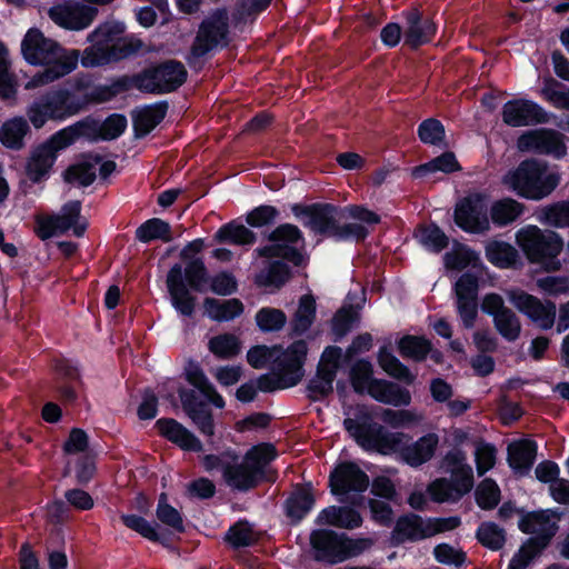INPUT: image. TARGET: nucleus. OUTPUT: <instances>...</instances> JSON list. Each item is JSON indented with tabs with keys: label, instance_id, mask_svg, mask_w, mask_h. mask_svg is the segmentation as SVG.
I'll list each match as a JSON object with an SVG mask.
<instances>
[{
	"label": "nucleus",
	"instance_id": "nucleus-6",
	"mask_svg": "<svg viewBox=\"0 0 569 569\" xmlns=\"http://www.w3.org/2000/svg\"><path fill=\"white\" fill-rule=\"evenodd\" d=\"M124 30V24L119 21L100 26L90 36L92 46L83 51L81 64L86 68L99 67L137 51L141 47L140 42L126 36Z\"/></svg>",
	"mask_w": 569,
	"mask_h": 569
},
{
	"label": "nucleus",
	"instance_id": "nucleus-41",
	"mask_svg": "<svg viewBox=\"0 0 569 569\" xmlns=\"http://www.w3.org/2000/svg\"><path fill=\"white\" fill-rule=\"evenodd\" d=\"M28 132V123L22 117L7 120L0 128V142L10 149H20Z\"/></svg>",
	"mask_w": 569,
	"mask_h": 569
},
{
	"label": "nucleus",
	"instance_id": "nucleus-15",
	"mask_svg": "<svg viewBox=\"0 0 569 569\" xmlns=\"http://www.w3.org/2000/svg\"><path fill=\"white\" fill-rule=\"evenodd\" d=\"M337 210L329 204L317 206L305 212L303 223L315 233L333 237L337 239L363 238L366 229L358 223H349L343 228L337 227Z\"/></svg>",
	"mask_w": 569,
	"mask_h": 569
},
{
	"label": "nucleus",
	"instance_id": "nucleus-46",
	"mask_svg": "<svg viewBox=\"0 0 569 569\" xmlns=\"http://www.w3.org/2000/svg\"><path fill=\"white\" fill-rule=\"evenodd\" d=\"M415 237L422 247L432 252H439L448 244V237L436 224L420 227Z\"/></svg>",
	"mask_w": 569,
	"mask_h": 569
},
{
	"label": "nucleus",
	"instance_id": "nucleus-55",
	"mask_svg": "<svg viewBox=\"0 0 569 569\" xmlns=\"http://www.w3.org/2000/svg\"><path fill=\"white\" fill-rule=\"evenodd\" d=\"M286 321L284 312L274 308H262L256 315L257 326L264 332L282 329Z\"/></svg>",
	"mask_w": 569,
	"mask_h": 569
},
{
	"label": "nucleus",
	"instance_id": "nucleus-53",
	"mask_svg": "<svg viewBox=\"0 0 569 569\" xmlns=\"http://www.w3.org/2000/svg\"><path fill=\"white\" fill-rule=\"evenodd\" d=\"M10 60L7 47L0 42V98L9 99L16 94V82L9 72Z\"/></svg>",
	"mask_w": 569,
	"mask_h": 569
},
{
	"label": "nucleus",
	"instance_id": "nucleus-7",
	"mask_svg": "<svg viewBox=\"0 0 569 569\" xmlns=\"http://www.w3.org/2000/svg\"><path fill=\"white\" fill-rule=\"evenodd\" d=\"M559 520L560 512L552 509L523 516L519 521V529L531 537L512 557L508 569H526L556 535Z\"/></svg>",
	"mask_w": 569,
	"mask_h": 569
},
{
	"label": "nucleus",
	"instance_id": "nucleus-31",
	"mask_svg": "<svg viewBox=\"0 0 569 569\" xmlns=\"http://www.w3.org/2000/svg\"><path fill=\"white\" fill-rule=\"evenodd\" d=\"M536 458V445L530 440H518L508 447V462L518 475H526Z\"/></svg>",
	"mask_w": 569,
	"mask_h": 569
},
{
	"label": "nucleus",
	"instance_id": "nucleus-49",
	"mask_svg": "<svg viewBox=\"0 0 569 569\" xmlns=\"http://www.w3.org/2000/svg\"><path fill=\"white\" fill-rule=\"evenodd\" d=\"M313 502L312 493L307 489H300L287 500V513L290 518L300 520L311 510Z\"/></svg>",
	"mask_w": 569,
	"mask_h": 569
},
{
	"label": "nucleus",
	"instance_id": "nucleus-44",
	"mask_svg": "<svg viewBox=\"0 0 569 569\" xmlns=\"http://www.w3.org/2000/svg\"><path fill=\"white\" fill-rule=\"evenodd\" d=\"M537 219L550 227L569 228V201H559L541 208Z\"/></svg>",
	"mask_w": 569,
	"mask_h": 569
},
{
	"label": "nucleus",
	"instance_id": "nucleus-63",
	"mask_svg": "<svg viewBox=\"0 0 569 569\" xmlns=\"http://www.w3.org/2000/svg\"><path fill=\"white\" fill-rule=\"evenodd\" d=\"M121 519L128 528L134 530L146 539L158 540L157 527L144 518L136 515H122Z\"/></svg>",
	"mask_w": 569,
	"mask_h": 569
},
{
	"label": "nucleus",
	"instance_id": "nucleus-14",
	"mask_svg": "<svg viewBox=\"0 0 569 569\" xmlns=\"http://www.w3.org/2000/svg\"><path fill=\"white\" fill-rule=\"evenodd\" d=\"M459 525L460 519L457 517L422 519L419 516L410 515L397 521L392 539L398 543L407 540H421L452 530Z\"/></svg>",
	"mask_w": 569,
	"mask_h": 569
},
{
	"label": "nucleus",
	"instance_id": "nucleus-23",
	"mask_svg": "<svg viewBox=\"0 0 569 569\" xmlns=\"http://www.w3.org/2000/svg\"><path fill=\"white\" fill-rule=\"evenodd\" d=\"M502 120L510 127H526L547 122L548 114L537 102L519 98L505 103Z\"/></svg>",
	"mask_w": 569,
	"mask_h": 569
},
{
	"label": "nucleus",
	"instance_id": "nucleus-26",
	"mask_svg": "<svg viewBox=\"0 0 569 569\" xmlns=\"http://www.w3.org/2000/svg\"><path fill=\"white\" fill-rule=\"evenodd\" d=\"M167 287L172 307L182 316H191L196 307V298L187 289L182 280V268L174 264L167 277Z\"/></svg>",
	"mask_w": 569,
	"mask_h": 569
},
{
	"label": "nucleus",
	"instance_id": "nucleus-32",
	"mask_svg": "<svg viewBox=\"0 0 569 569\" xmlns=\"http://www.w3.org/2000/svg\"><path fill=\"white\" fill-rule=\"evenodd\" d=\"M317 521L320 525L353 529L360 527L362 519L361 516L351 508L331 506L323 509L318 515Z\"/></svg>",
	"mask_w": 569,
	"mask_h": 569
},
{
	"label": "nucleus",
	"instance_id": "nucleus-59",
	"mask_svg": "<svg viewBox=\"0 0 569 569\" xmlns=\"http://www.w3.org/2000/svg\"><path fill=\"white\" fill-rule=\"evenodd\" d=\"M422 417L413 410H390L387 409L382 413V420L391 427H408L421 421Z\"/></svg>",
	"mask_w": 569,
	"mask_h": 569
},
{
	"label": "nucleus",
	"instance_id": "nucleus-37",
	"mask_svg": "<svg viewBox=\"0 0 569 569\" xmlns=\"http://www.w3.org/2000/svg\"><path fill=\"white\" fill-rule=\"evenodd\" d=\"M166 107L161 104L147 106L136 111L133 126L137 136L142 137L152 131L164 118Z\"/></svg>",
	"mask_w": 569,
	"mask_h": 569
},
{
	"label": "nucleus",
	"instance_id": "nucleus-48",
	"mask_svg": "<svg viewBox=\"0 0 569 569\" xmlns=\"http://www.w3.org/2000/svg\"><path fill=\"white\" fill-rule=\"evenodd\" d=\"M459 163L451 152H446L440 157L413 169L412 174L416 178H421L435 172L450 173L459 170Z\"/></svg>",
	"mask_w": 569,
	"mask_h": 569
},
{
	"label": "nucleus",
	"instance_id": "nucleus-9",
	"mask_svg": "<svg viewBox=\"0 0 569 569\" xmlns=\"http://www.w3.org/2000/svg\"><path fill=\"white\" fill-rule=\"evenodd\" d=\"M443 468L451 475V481L446 479L433 481L428 488L432 500L437 502L453 501L472 488V469L462 452L448 453L443 461Z\"/></svg>",
	"mask_w": 569,
	"mask_h": 569
},
{
	"label": "nucleus",
	"instance_id": "nucleus-56",
	"mask_svg": "<svg viewBox=\"0 0 569 569\" xmlns=\"http://www.w3.org/2000/svg\"><path fill=\"white\" fill-rule=\"evenodd\" d=\"M477 537L485 547L492 550L500 549L506 540L505 531L492 522L480 525L477 530Z\"/></svg>",
	"mask_w": 569,
	"mask_h": 569
},
{
	"label": "nucleus",
	"instance_id": "nucleus-5",
	"mask_svg": "<svg viewBox=\"0 0 569 569\" xmlns=\"http://www.w3.org/2000/svg\"><path fill=\"white\" fill-rule=\"evenodd\" d=\"M561 181L557 168L536 159L521 161L502 178L507 189L529 200H542L550 196Z\"/></svg>",
	"mask_w": 569,
	"mask_h": 569
},
{
	"label": "nucleus",
	"instance_id": "nucleus-3",
	"mask_svg": "<svg viewBox=\"0 0 569 569\" xmlns=\"http://www.w3.org/2000/svg\"><path fill=\"white\" fill-rule=\"evenodd\" d=\"M23 59L32 66H43L46 69L34 74L27 83L31 90L53 82L71 73L79 63V51L62 48L58 42L44 37L36 28H31L21 41Z\"/></svg>",
	"mask_w": 569,
	"mask_h": 569
},
{
	"label": "nucleus",
	"instance_id": "nucleus-39",
	"mask_svg": "<svg viewBox=\"0 0 569 569\" xmlns=\"http://www.w3.org/2000/svg\"><path fill=\"white\" fill-rule=\"evenodd\" d=\"M522 212L523 204L511 198L498 200L490 208L491 221L498 227L512 223Z\"/></svg>",
	"mask_w": 569,
	"mask_h": 569
},
{
	"label": "nucleus",
	"instance_id": "nucleus-13",
	"mask_svg": "<svg viewBox=\"0 0 569 569\" xmlns=\"http://www.w3.org/2000/svg\"><path fill=\"white\" fill-rule=\"evenodd\" d=\"M80 211V202L70 201L61 208L58 214L39 216L36 227L37 234L43 240L69 231L76 237L83 236L88 223L81 217Z\"/></svg>",
	"mask_w": 569,
	"mask_h": 569
},
{
	"label": "nucleus",
	"instance_id": "nucleus-12",
	"mask_svg": "<svg viewBox=\"0 0 569 569\" xmlns=\"http://www.w3.org/2000/svg\"><path fill=\"white\" fill-rule=\"evenodd\" d=\"M311 545L317 559L337 563L360 555L372 542L370 539H350L331 530H316L311 533Z\"/></svg>",
	"mask_w": 569,
	"mask_h": 569
},
{
	"label": "nucleus",
	"instance_id": "nucleus-8",
	"mask_svg": "<svg viewBox=\"0 0 569 569\" xmlns=\"http://www.w3.org/2000/svg\"><path fill=\"white\" fill-rule=\"evenodd\" d=\"M515 239L530 262L538 263L546 270L560 269L558 256L563 250V241L558 233L527 224L516 232Z\"/></svg>",
	"mask_w": 569,
	"mask_h": 569
},
{
	"label": "nucleus",
	"instance_id": "nucleus-40",
	"mask_svg": "<svg viewBox=\"0 0 569 569\" xmlns=\"http://www.w3.org/2000/svg\"><path fill=\"white\" fill-rule=\"evenodd\" d=\"M209 351L219 359H231L241 351V340L233 333H220L208 341Z\"/></svg>",
	"mask_w": 569,
	"mask_h": 569
},
{
	"label": "nucleus",
	"instance_id": "nucleus-52",
	"mask_svg": "<svg viewBox=\"0 0 569 569\" xmlns=\"http://www.w3.org/2000/svg\"><path fill=\"white\" fill-rule=\"evenodd\" d=\"M216 238L221 242L250 244L254 241L253 233L243 224L229 223L220 228Z\"/></svg>",
	"mask_w": 569,
	"mask_h": 569
},
{
	"label": "nucleus",
	"instance_id": "nucleus-35",
	"mask_svg": "<svg viewBox=\"0 0 569 569\" xmlns=\"http://www.w3.org/2000/svg\"><path fill=\"white\" fill-rule=\"evenodd\" d=\"M82 122L93 123V134L87 136L88 140H112L118 138L127 128V119L121 114H112L108 117L103 122H98L93 119H84Z\"/></svg>",
	"mask_w": 569,
	"mask_h": 569
},
{
	"label": "nucleus",
	"instance_id": "nucleus-51",
	"mask_svg": "<svg viewBox=\"0 0 569 569\" xmlns=\"http://www.w3.org/2000/svg\"><path fill=\"white\" fill-rule=\"evenodd\" d=\"M398 349L405 358L422 360L430 351V342L421 337L406 336L399 340Z\"/></svg>",
	"mask_w": 569,
	"mask_h": 569
},
{
	"label": "nucleus",
	"instance_id": "nucleus-45",
	"mask_svg": "<svg viewBox=\"0 0 569 569\" xmlns=\"http://www.w3.org/2000/svg\"><path fill=\"white\" fill-rule=\"evenodd\" d=\"M136 237L141 242H150L152 240L169 242L172 240L169 223L158 218L150 219L142 223L137 229Z\"/></svg>",
	"mask_w": 569,
	"mask_h": 569
},
{
	"label": "nucleus",
	"instance_id": "nucleus-11",
	"mask_svg": "<svg viewBox=\"0 0 569 569\" xmlns=\"http://www.w3.org/2000/svg\"><path fill=\"white\" fill-rule=\"evenodd\" d=\"M82 106L69 91L57 90L34 100L27 109V116L36 129L42 128L48 121H64L77 114Z\"/></svg>",
	"mask_w": 569,
	"mask_h": 569
},
{
	"label": "nucleus",
	"instance_id": "nucleus-10",
	"mask_svg": "<svg viewBox=\"0 0 569 569\" xmlns=\"http://www.w3.org/2000/svg\"><path fill=\"white\" fill-rule=\"evenodd\" d=\"M371 363L365 360L358 361L351 370V381L357 392L369 393L376 400L396 407L407 406L411 401L410 392L400 386L372 379Z\"/></svg>",
	"mask_w": 569,
	"mask_h": 569
},
{
	"label": "nucleus",
	"instance_id": "nucleus-54",
	"mask_svg": "<svg viewBox=\"0 0 569 569\" xmlns=\"http://www.w3.org/2000/svg\"><path fill=\"white\" fill-rule=\"evenodd\" d=\"M379 365L390 376L401 379L407 383L413 381V376L390 351L381 349L379 352Z\"/></svg>",
	"mask_w": 569,
	"mask_h": 569
},
{
	"label": "nucleus",
	"instance_id": "nucleus-33",
	"mask_svg": "<svg viewBox=\"0 0 569 569\" xmlns=\"http://www.w3.org/2000/svg\"><path fill=\"white\" fill-rule=\"evenodd\" d=\"M187 380L197 388L214 407L223 408L224 400L209 381L198 363L189 362L186 367Z\"/></svg>",
	"mask_w": 569,
	"mask_h": 569
},
{
	"label": "nucleus",
	"instance_id": "nucleus-17",
	"mask_svg": "<svg viewBox=\"0 0 569 569\" xmlns=\"http://www.w3.org/2000/svg\"><path fill=\"white\" fill-rule=\"evenodd\" d=\"M186 69L180 62H167L152 70H147L136 78V86L147 92H169L186 80Z\"/></svg>",
	"mask_w": 569,
	"mask_h": 569
},
{
	"label": "nucleus",
	"instance_id": "nucleus-16",
	"mask_svg": "<svg viewBox=\"0 0 569 569\" xmlns=\"http://www.w3.org/2000/svg\"><path fill=\"white\" fill-rule=\"evenodd\" d=\"M487 211L486 196L481 193L469 194L457 203L455 222L466 232H487L490 230V220Z\"/></svg>",
	"mask_w": 569,
	"mask_h": 569
},
{
	"label": "nucleus",
	"instance_id": "nucleus-21",
	"mask_svg": "<svg viewBox=\"0 0 569 569\" xmlns=\"http://www.w3.org/2000/svg\"><path fill=\"white\" fill-rule=\"evenodd\" d=\"M96 16L97 9L94 7L86 6L74 0L57 3L49 10V17L56 24L77 31L88 28Z\"/></svg>",
	"mask_w": 569,
	"mask_h": 569
},
{
	"label": "nucleus",
	"instance_id": "nucleus-50",
	"mask_svg": "<svg viewBox=\"0 0 569 569\" xmlns=\"http://www.w3.org/2000/svg\"><path fill=\"white\" fill-rule=\"evenodd\" d=\"M493 322L498 332L507 340H516L521 330L518 317L510 309H503L495 315Z\"/></svg>",
	"mask_w": 569,
	"mask_h": 569
},
{
	"label": "nucleus",
	"instance_id": "nucleus-4",
	"mask_svg": "<svg viewBox=\"0 0 569 569\" xmlns=\"http://www.w3.org/2000/svg\"><path fill=\"white\" fill-rule=\"evenodd\" d=\"M276 456L272 445L260 443L248 450L241 463H238L237 455L228 450L220 456H204L202 465L207 471L221 470L228 486L238 490H248L257 483L263 468Z\"/></svg>",
	"mask_w": 569,
	"mask_h": 569
},
{
	"label": "nucleus",
	"instance_id": "nucleus-58",
	"mask_svg": "<svg viewBox=\"0 0 569 569\" xmlns=\"http://www.w3.org/2000/svg\"><path fill=\"white\" fill-rule=\"evenodd\" d=\"M226 538L232 546L240 547L249 546L254 542L257 535L250 523L239 521L229 529Z\"/></svg>",
	"mask_w": 569,
	"mask_h": 569
},
{
	"label": "nucleus",
	"instance_id": "nucleus-25",
	"mask_svg": "<svg viewBox=\"0 0 569 569\" xmlns=\"http://www.w3.org/2000/svg\"><path fill=\"white\" fill-rule=\"evenodd\" d=\"M477 279L469 273L462 274L455 284L457 309L465 327L467 328H471L473 326L477 317Z\"/></svg>",
	"mask_w": 569,
	"mask_h": 569
},
{
	"label": "nucleus",
	"instance_id": "nucleus-2",
	"mask_svg": "<svg viewBox=\"0 0 569 569\" xmlns=\"http://www.w3.org/2000/svg\"><path fill=\"white\" fill-rule=\"evenodd\" d=\"M306 356L307 343L299 340L288 348L252 347L247 353V360L256 369H270L269 373L259 378L258 388L262 391H272L293 387L301 380Z\"/></svg>",
	"mask_w": 569,
	"mask_h": 569
},
{
	"label": "nucleus",
	"instance_id": "nucleus-1",
	"mask_svg": "<svg viewBox=\"0 0 569 569\" xmlns=\"http://www.w3.org/2000/svg\"><path fill=\"white\" fill-rule=\"evenodd\" d=\"M343 425L349 435L366 451L382 455L400 451L402 459L412 467L421 466L430 460L439 442L436 433H428L411 446L403 448L405 433L389 432L383 427L369 421L366 416H360L357 419L346 418Z\"/></svg>",
	"mask_w": 569,
	"mask_h": 569
},
{
	"label": "nucleus",
	"instance_id": "nucleus-22",
	"mask_svg": "<svg viewBox=\"0 0 569 569\" xmlns=\"http://www.w3.org/2000/svg\"><path fill=\"white\" fill-rule=\"evenodd\" d=\"M228 16L224 10H217L201 24L192 47L194 56L200 57L226 43Z\"/></svg>",
	"mask_w": 569,
	"mask_h": 569
},
{
	"label": "nucleus",
	"instance_id": "nucleus-47",
	"mask_svg": "<svg viewBox=\"0 0 569 569\" xmlns=\"http://www.w3.org/2000/svg\"><path fill=\"white\" fill-rule=\"evenodd\" d=\"M445 266L449 270H462L475 266L479 261V254L463 244H455L450 252L445 254Z\"/></svg>",
	"mask_w": 569,
	"mask_h": 569
},
{
	"label": "nucleus",
	"instance_id": "nucleus-29",
	"mask_svg": "<svg viewBox=\"0 0 569 569\" xmlns=\"http://www.w3.org/2000/svg\"><path fill=\"white\" fill-rule=\"evenodd\" d=\"M157 428L163 437L176 443L182 450L199 452L202 450L200 440L186 427L173 419H160Z\"/></svg>",
	"mask_w": 569,
	"mask_h": 569
},
{
	"label": "nucleus",
	"instance_id": "nucleus-60",
	"mask_svg": "<svg viewBox=\"0 0 569 569\" xmlns=\"http://www.w3.org/2000/svg\"><path fill=\"white\" fill-rule=\"evenodd\" d=\"M542 98L558 109H563L568 90H562L559 82L552 78H547L540 90Z\"/></svg>",
	"mask_w": 569,
	"mask_h": 569
},
{
	"label": "nucleus",
	"instance_id": "nucleus-24",
	"mask_svg": "<svg viewBox=\"0 0 569 569\" xmlns=\"http://www.w3.org/2000/svg\"><path fill=\"white\" fill-rule=\"evenodd\" d=\"M369 479L360 468L351 462L336 467L330 476V487L333 495L345 501L350 492H362L368 488Z\"/></svg>",
	"mask_w": 569,
	"mask_h": 569
},
{
	"label": "nucleus",
	"instance_id": "nucleus-57",
	"mask_svg": "<svg viewBox=\"0 0 569 569\" xmlns=\"http://www.w3.org/2000/svg\"><path fill=\"white\" fill-rule=\"evenodd\" d=\"M500 499V490L497 483L491 479H485L476 490V500L480 508L492 509Z\"/></svg>",
	"mask_w": 569,
	"mask_h": 569
},
{
	"label": "nucleus",
	"instance_id": "nucleus-62",
	"mask_svg": "<svg viewBox=\"0 0 569 569\" xmlns=\"http://www.w3.org/2000/svg\"><path fill=\"white\" fill-rule=\"evenodd\" d=\"M186 279L191 288L198 291L203 290L208 282V274L204 263L200 259L192 260L184 269Z\"/></svg>",
	"mask_w": 569,
	"mask_h": 569
},
{
	"label": "nucleus",
	"instance_id": "nucleus-19",
	"mask_svg": "<svg viewBox=\"0 0 569 569\" xmlns=\"http://www.w3.org/2000/svg\"><path fill=\"white\" fill-rule=\"evenodd\" d=\"M302 244L303 239L299 229L292 224H282L272 232L270 244L260 252L268 257H282L299 266L305 260L300 251Z\"/></svg>",
	"mask_w": 569,
	"mask_h": 569
},
{
	"label": "nucleus",
	"instance_id": "nucleus-36",
	"mask_svg": "<svg viewBox=\"0 0 569 569\" xmlns=\"http://www.w3.org/2000/svg\"><path fill=\"white\" fill-rule=\"evenodd\" d=\"M56 158L42 144L33 149L27 164V174L32 181H40L48 177Z\"/></svg>",
	"mask_w": 569,
	"mask_h": 569
},
{
	"label": "nucleus",
	"instance_id": "nucleus-42",
	"mask_svg": "<svg viewBox=\"0 0 569 569\" xmlns=\"http://www.w3.org/2000/svg\"><path fill=\"white\" fill-rule=\"evenodd\" d=\"M316 318V299L308 293L299 299L298 308L292 318V330L300 335L309 330Z\"/></svg>",
	"mask_w": 569,
	"mask_h": 569
},
{
	"label": "nucleus",
	"instance_id": "nucleus-64",
	"mask_svg": "<svg viewBox=\"0 0 569 569\" xmlns=\"http://www.w3.org/2000/svg\"><path fill=\"white\" fill-rule=\"evenodd\" d=\"M418 133L422 142L437 144L445 138V128L438 120L428 119L419 126Z\"/></svg>",
	"mask_w": 569,
	"mask_h": 569
},
{
	"label": "nucleus",
	"instance_id": "nucleus-28",
	"mask_svg": "<svg viewBox=\"0 0 569 569\" xmlns=\"http://www.w3.org/2000/svg\"><path fill=\"white\" fill-rule=\"evenodd\" d=\"M436 33V26L429 18H425L417 10L406 13L403 31L405 42L411 47H418L429 42Z\"/></svg>",
	"mask_w": 569,
	"mask_h": 569
},
{
	"label": "nucleus",
	"instance_id": "nucleus-61",
	"mask_svg": "<svg viewBox=\"0 0 569 569\" xmlns=\"http://www.w3.org/2000/svg\"><path fill=\"white\" fill-rule=\"evenodd\" d=\"M157 517L162 523L171 527L174 530L181 531L183 529V523L180 513L178 512L177 509L168 505L164 495L160 496L159 503L157 507Z\"/></svg>",
	"mask_w": 569,
	"mask_h": 569
},
{
	"label": "nucleus",
	"instance_id": "nucleus-34",
	"mask_svg": "<svg viewBox=\"0 0 569 569\" xmlns=\"http://www.w3.org/2000/svg\"><path fill=\"white\" fill-rule=\"evenodd\" d=\"M486 258L498 268H510L519 260V253L513 246L500 240H490L485 247Z\"/></svg>",
	"mask_w": 569,
	"mask_h": 569
},
{
	"label": "nucleus",
	"instance_id": "nucleus-18",
	"mask_svg": "<svg viewBox=\"0 0 569 569\" xmlns=\"http://www.w3.org/2000/svg\"><path fill=\"white\" fill-rule=\"evenodd\" d=\"M506 295L510 303L539 328L546 330L553 326L557 311L553 302H543L520 289H509Z\"/></svg>",
	"mask_w": 569,
	"mask_h": 569
},
{
	"label": "nucleus",
	"instance_id": "nucleus-20",
	"mask_svg": "<svg viewBox=\"0 0 569 569\" xmlns=\"http://www.w3.org/2000/svg\"><path fill=\"white\" fill-rule=\"evenodd\" d=\"M517 148L521 152L549 154L556 159L567 154L563 137L547 129L529 130L522 133L517 140Z\"/></svg>",
	"mask_w": 569,
	"mask_h": 569
},
{
	"label": "nucleus",
	"instance_id": "nucleus-38",
	"mask_svg": "<svg viewBox=\"0 0 569 569\" xmlns=\"http://www.w3.org/2000/svg\"><path fill=\"white\" fill-rule=\"evenodd\" d=\"M180 399L182 407L193 423L199 428V430L207 436L213 435V420L211 413L204 408L203 405L194 403L188 392L181 391Z\"/></svg>",
	"mask_w": 569,
	"mask_h": 569
},
{
	"label": "nucleus",
	"instance_id": "nucleus-30",
	"mask_svg": "<svg viewBox=\"0 0 569 569\" xmlns=\"http://www.w3.org/2000/svg\"><path fill=\"white\" fill-rule=\"evenodd\" d=\"M204 315L213 321L228 322L242 315L243 303L236 298L219 300L206 298L203 301Z\"/></svg>",
	"mask_w": 569,
	"mask_h": 569
},
{
	"label": "nucleus",
	"instance_id": "nucleus-27",
	"mask_svg": "<svg viewBox=\"0 0 569 569\" xmlns=\"http://www.w3.org/2000/svg\"><path fill=\"white\" fill-rule=\"evenodd\" d=\"M93 126L91 122L78 121L60 129L41 144L57 159L60 151L72 146L78 139L92 136Z\"/></svg>",
	"mask_w": 569,
	"mask_h": 569
},
{
	"label": "nucleus",
	"instance_id": "nucleus-43",
	"mask_svg": "<svg viewBox=\"0 0 569 569\" xmlns=\"http://www.w3.org/2000/svg\"><path fill=\"white\" fill-rule=\"evenodd\" d=\"M100 162L99 157H87L86 160L70 167L66 173L64 179L70 183H78L81 186H89L93 182L97 172V166Z\"/></svg>",
	"mask_w": 569,
	"mask_h": 569
}]
</instances>
